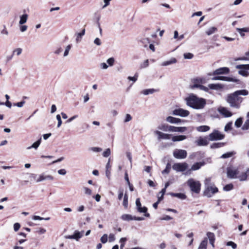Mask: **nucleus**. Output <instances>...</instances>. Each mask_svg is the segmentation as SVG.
Here are the masks:
<instances>
[{"label":"nucleus","mask_w":249,"mask_h":249,"mask_svg":"<svg viewBox=\"0 0 249 249\" xmlns=\"http://www.w3.org/2000/svg\"><path fill=\"white\" fill-rule=\"evenodd\" d=\"M192 89L198 88L201 90H204L206 92L209 91V88L198 83H195L191 87Z\"/></svg>","instance_id":"a878e982"},{"label":"nucleus","mask_w":249,"mask_h":249,"mask_svg":"<svg viewBox=\"0 0 249 249\" xmlns=\"http://www.w3.org/2000/svg\"><path fill=\"white\" fill-rule=\"evenodd\" d=\"M194 55L190 53H185L183 54V56L185 59H191L193 58Z\"/></svg>","instance_id":"052dcab7"},{"label":"nucleus","mask_w":249,"mask_h":249,"mask_svg":"<svg viewBox=\"0 0 249 249\" xmlns=\"http://www.w3.org/2000/svg\"><path fill=\"white\" fill-rule=\"evenodd\" d=\"M222 88V85L219 84H210L208 85V88L211 89L218 90Z\"/></svg>","instance_id":"c85d7f7f"},{"label":"nucleus","mask_w":249,"mask_h":249,"mask_svg":"<svg viewBox=\"0 0 249 249\" xmlns=\"http://www.w3.org/2000/svg\"><path fill=\"white\" fill-rule=\"evenodd\" d=\"M170 195L172 196L177 197L181 199H185L186 198V195L183 193H171Z\"/></svg>","instance_id":"7c9ffc66"},{"label":"nucleus","mask_w":249,"mask_h":249,"mask_svg":"<svg viewBox=\"0 0 249 249\" xmlns=\"http://www.w3.org/2000/svg\"><path fill=\"white\" fill-rule=\"evenodd\" d=\"M136 206L137 211L141 213H144V216L147 217H150V214L147 213V208L144 206L142 207V205L140 201V198H137L136 200Z\"/></svg>","instance_id":"0eeeda50"},{"label":"nucleus","mask_w":249,"mask_h":249,"mask_svg":"<svg viewBox=\"0 0 249 249\" xmlns=\"http://www.w3.org/2000/svg\"><path fill=\"white\" fill-rule=\"evenodd\" d=\"M107 63L110 66L113 65L114 63V59L113 57H110L107 60Z\"/></svg>","instance_id":"e2e57ef3"},{"label":"nucleus","mask_w":249,"mask_h":249,"mask_svg":"<svg viewBox=\"0 0 249 249\" xmlns=\"http://www.w3.org/2000/svg\"><path fill=\"white\" fill-rule=\"evenodd\" d=\"M249 92L246 89H242L235 91L231 94L228 95L226 101L229 104L231 107L235 108H239L243 98L239 95H247Z\"/></svg>","instance_id":"f257e3e1"},{"label":"nucleus","mask_w":249,"mask_h":249,"mask_svg":"<svg viewBox=\"0 0 249 249\" xmlns=\"http://www.w3.org/2000/svg\"><path fill=\"white\" fill-rule=\"evenodd\" d=\"M22 50L21 48H18L15 49L13 52V54L14 55L15 53H16V54L18 56L21 54L22 53Z\"/></svg>","instance_id":"864d4df0"},{"label":"nucleus","mask_w":249,"mask_h":249,"mask_svg":"<svg viewBox=\"0 0 249 249\" xmlns=\"http://www.w3.org/2000/svg\"><path fill=\"white\" fill-rule=\"evenodd\" d=\"M186 101L187 106L196 109L203 108L206 104L205 99L199 98L193 94L186 98Z\"/></svg>","instance_id":"f03ea898"},{"label":"nucleus","mask_w":249,"mask_h":249,"mask_svg":"<svg viewBox=\"0 0 249 249\" xmlns=\"http://www.w3.org/2000/svg\"><path fill=\"white\" fill-rule=\"evenodd\" d=\"M41 142V138H40L39 139H38L37 141L35 142L32 145L28 147L27 148V149H30L31 148H33L36 149L38 147L39 145L40 144Z\"/></svg>","instance_id":"72a5a7b5"},{"label":"nucleus","mask_w":249,"mask_h":249,"mask_svg":"<svg viewBox=\"0 0 249 249\" xmlns=\"http://www.w3.org/2000/svg\"><path fill=\"white\" fill-rule=\"evenodd\" d=\"M217 28L214 27L210 28L206 32V33L208 36H210L215 33L217 31Z\"/></svg>","instance_id":"a19ab883"},{"label":"nucleus","mask_w":249,"mask_h":249,"mask_svg":"<svg viewBox=\"0 0 249 249\" xmlns=\"http://www.w3.org/2000/svg\"><path fill=\"white\" fill-rule=\"evenodd\" d=\"M159 91V89H149L143 90L142 91L141 93L145 95H147L148 94H153L155 92H158Z\"/></svg>","instance_id":"b1692460"},{"label":"nucleus","mask_w":249,"mask_h":249,"mask_svg":"<svg viewBox=\"0 0 249 249\" xmlns=\"http://www.w3.org/2000/svg\"><path fill=\"white\" fill-rule=\"evenodd\" d=\"M187 137L185 135H177L172 137V141L174 142H180L185 140Z\"/></svg>","instance_id":"393cba45"},{"label":"nucleus","mask_w":249,"mask_h":249,"mask_svg":"<svg viewBox=\"0 0 249 249\" xmlns=\"http://www.w3.org/2000/svg\"><path fill=\"white\" fill-rule=\"evenodd\" d=\"M32 219L35 220H43V219H44L45 220H49L50 219V217L43 218L39 216L34 215L33 216Z\"/></svg>","instance_id":"8fccbe9b"},{"label":"nucleus","mask_w":249,"mask_h":249,"mask_svg":"<svg viewBox=\"0 0 249 249\" xmlns=\"http://www.w3.org/2000/svg\"><path fill=\"white\" fill-rule=\"evenodd\" d=\"M56 119L58 121L57 127L59 128L62 124V122L61 120V116L59 114H57L56 116Z\"/></svg>","instance_id":"13d9d810"},{"label":"nucleus","mask_w":249,"mask_h":249,"mask_svg":"<svg viewBox=\"0 0 249 249\" xmlns=\"http://www.w3.org/2000/svg\"><path fill=\"white\" fill-rule=\"evenodd\" d=\"M187 185L191 190L196 194H198L200 191L201 184L198 181H196L193 178H190L187 181Z\"/></svg>","instance_id":"20e7f679"},{"label":"nucleus","mask_w":249,"mask_h":249,"mask_svg":"<svg viewBox=\"0 0 249 249\" xmlns=\"http://www.w3.org/2000/svg\"><path fill=\"white\" fill-rule=\"evenodd\" d=\"M132 120V117L129 114H126L125 115V118L124 120V123L128 122Z\"/></svg>","instance_id":"69168bd1"},{"label":"nucleus","mask_w":249,"mask_h":249,"mask_svg":"<svg viewBox=\"0 0 249 249\" xmlns=\"http://www.w3.org/2000/svg\"><path fill=\"white\" fill-rule=\"evenodd\" d=\"M225 144L224 142H214L210 145V148L212 149L218 148L224 146Z\"/></svg>","instance_id":"f704fd0d"},{"label":"nucleus","mask_w":249,"mask_h":249,"mask_svg":"<svg viewBox=\"0 0 249 249\" xmlns=\"http://www.w3.org/2000/svg\"><path fill=\"white\" fill-rule=\"evenodd\" d=\"M46 232V229L39 227L36 229V232L38 233L39 234H42L45 233Z\"/></svg>","instance_id":"49530a36"},{"label":"nucleus","mask_w":249,"mask_h":249,"mask_svg":"<svg viewBox=\"0 0 249 249\" xmlns=\"http://www.w3.org/2000/svg\"><path fill=\"white\" fill-rule=\"evenodd\" d=\"M188 167V164L186 162L176 163L173 165V169L177 172H183Z\"/></svg>","instance_id":"1a4fd4ad"},{"label":"nucleus","mask_w":249,"mask_h":249,"mask_svg":"<svg viewBox=\"0 0 249 249\" xmlns=\"http://www.w3.org/2000/svg\"><path fill=\"white\" fill-rule=\"evenodd\" d=\"M154 133L158 136V139L159 140L161 139L169 140L172 136L171 134L164 133L158 130L155 131Z\"/></svg>","instance_id":"f8f14e48"},{"label":"nucleus","mask_w":249,"mask_h":249,"mask_svg":"<svg viewBox=\"0 0 249 249\" xmlns=\"http://www.w3.org/2000/svg\"><path fill=\"white\" fill-rule=\"evenodd\" d=\"M205 164L206 162L204 161L196 162L194 164H193V165L191 166V169L188 170V172L199 170V169L201 168V167L205 165Z\"/></svg>","instance_id":"2eb2a0df"},{"label":"nucleus","mask_w":249,"mask_h":249,"mask_svg":"<svg viewBox=\"0 0 249 249\" xmlns=\"http://www.w3.org/2000/svg\"><path fill=\"white\" fill-rule=\"evenodd\" d=\"M205 189L203 192L204 195L208 197H211L213 195L218 192V188L213 183L211 182L210 178H207L204 181Z\"/></svg>","instance_id":"7ed1b4c3"},{"label":"nucleus","mask_w":249,"mask_h":249,"mask_svg":"<svg viewBox=\"0 0 249 249\" xmlns=\"http://www.w3.org/2000/svg\"><path fill=\"white\" fill-rule=\"evenodd\" d=\"M90 149L91 150L95 152H99L102 151V149L100 147H91Z\"/></svg>","instance_id":"338daca9"},{"label":"nucleus","mask_w":249,"mask_h":249,"mask_svg":"<svg viewBox=\"0 0 249 249\" xmlns=\"http://www.w3.org/2000/svg\"><path fill=\"white\" fill-rule=\"evenodd\" d=\"M149 65V61L147 59L145 60L142 64L141 65V68H145L148 66Z\"/></svg>","instance_id":"680f3d73"},{"label":"nucleus","mask_w":249,"mask_h":249,"mask_svg":"<svg viewBox=\"0 0 249 249\" xmlns=\"http://www.w3.org/2000/svg\"><path fill=\"white\" fill-rule=\"evenodd\" d=\"M232 122H230L226 124L224 127V130L226 132H228L229 130H231L232 129Z\"/></svg>","instance_id":"c03bdc74"},{"label":"nucleus","mask_w":249,"mask_h":249,"mask_svg":"<svg viewBox=\"0 0 249 249\" xmlns=\"http://www.w3.org/2000/svg\"><path fill=\"white\" fill-rule=\"evenodd\" d=\"M243 123V119L241 117L237 119L235 122V126L237 127H240Z\"/></svg>","instance_id":"79ce46f5"},{"label":"nucleus","mask_w":249,"mask_h":249,"mask_svg":"<svg viewBox=\"0 0 249 249\" xmlns=\"http://www.w3.org/2000/svg\"><path fill=\"white\" fill-rule=\"evenodd\" d=\"M28 15L27 14H24L23 15L20 16V20L19 24L23 25L27 22Z\"/></svg>","instance_id":"c756f323"},{"label":"nucleus","mask_w":249,"mask_h":249,"mask_svg":"<svg viewBox=\"0 0 249 249\" xmlns=\"http://www.w3.org/2000/svg\"><path fill=\"white\" fill-rule=\"evenodd\" d=\"M170 169H171V164L169 163H168L166 164L165 169L162 171V174H168L170 172Z\"/></svg>","instance_id":"a18cd8bd"},{"label":"nucleus","mask_w":249,"mask_h":249,"mask_svg":"<svg viewBox=\"0 0 249 249\" xmlns=\"http://www.w3.org/2000/svg\"><path fill=\"white\" fill-rule=\"evenodd\" d=\"M138 75V73L136 72L133 77L128 76L127 78L129 80L133 81L134 82H135L137 80Z\"/></svg>","instance_id":"603ef678"},{"label":"nucleus","mask_w":249,"mask_h":249,"mask_svg":"<svg viewBox=\"0 0 249 249\" xmlns=\"http://www.w3.org/2000/svg\"><path fill=\"white\" fill-rule=\"evenodd\" d=\"M213 80H222L225 81H229V82H237L239 81V80L232 77L223 76H214L212 78Z\"/></svg>","instance_id":"9b49d317"},{"label":"nucleus","mask_w":249,"mask_h":249,"mask_svg":"<svg viewBox=\"0 0 249 249\" xmlns=\"http://www.w3.org/2000/svg\"><path fill=\"white\" fill-rule=\"evenodd\" d=\"M234 154H235V152L234 151L228 152L222 155L220 158L227 159L232 157Z\"/></svg>","instance_id":"e433bc0d"},{"label":"nucleus","mask_w":249,"mask_h":249,"mask_svg":"<svg viewBox=\"0 0 249 249\" xmlns=\"http://www.w3.org/2000/svg\"><path fill=\"white\" fill-rule=\"evenodd\" d=\"M141 42L144 44V47H147V44L150 42L148 38H143L141 40Z\"/></svg>","instance_id":"0e129e2a"},{"label":"nucleus","mask_w":249,"mask_h":249,"mask_svg":"<svg viewBox=\"0 0 249 249\" xmlns=\"http://www.w3.org/2000/svg\"><path fill=\"white\" fill-rule=\"evenodd\" d=\"M172 125H169L166 124H161L158 126L160 130L165 132H171Z\"/></svg>","instance_id":"a211bd4d"},{"label":"nucleus","mask_w":249,"mask_h":249,"mask_svg":"<svg viewBox=\"0 0 249 249\" xmlns=\"http://www.w3.org/2000/svg\"><path fill=\"white\" fill-rule=\"evenodd\" d=\"M235 68L239 70L238 71L239 74L243 76H248L249 75V72L248 71V70H249V64L238 65Z\"/></svg>","instance_id":"423d86ee"},{"label":"nucleus","mask_w":249,"mask_h":249,"mask_svg":"<svg viewBox=\"0 0 249 249\" xmlns=\"http://www.w3.org/2000/svg\"><path fill=\"white\" fill-rule=\"evenodd\" d=\"M219 113L223 115L225 117H230L232 115V113L227 108L224 107H220L218 108Z\"/></svg>","instance_id":"dca6fc26"},{"label":"nucleus","mask_w":249,"mask_h":249,"mask_svg":"<svg viewBox=\"0 0 249 249\" xmlns=\"http://www.w3.org/2000/svg\"><path fill=\"white\" fill-rule=\"evenodd\" d=\"M210 129V127L208 125H200L196 127V130L200 132H205L209 131Z\"/></svg>","instance_id":"bb28decb"},{"label":"nucleus","mask_w":249,"mask_h":249,"mask_svg":"<svg viewBox=\"0 0 249 249\" xmlns=\"http://www.w3.org/2000/svg\"><path fill=\"white\" fill-rule=\"evenodd\" d=\"M187 130L186 127H177L172 126L171 127V132H184Z\"/></svg>","instance_id":"412c9836"},{"label":"nucleus","mask_w":249,"mask_h":249,"mask_svg":"<svg viewBox=\"0 0 249 249\" xmlns=\"http://www.w3.org/2000/svg\"><path fill=\"white\" fill-rule=\"evenodd\" d=\"M177 62V60L175 58H172L169 60L164 61L162 63L161 66H167L173 64H175Z\"/></svg>","instance_id":"cd10ccee"},{"label":"nucleus","mask_w":249,"mask_h":249,"mask_svg":"<svg viewBox=\"0 0 249 249\" xmlns=\"http://www.w3.org/2000/svg\"><path fill=\"white\" fill-rule=\"evenodd\" d=\"M249 173V168H248L246 172L242 173L241 175H239L237 178L240 181H244L247 179V173Z\"/></svg>","instance_id":"473e14b6"},{"label":"nucleus","mask_w":249,"mask_h":249,"mask_svg":"<svg viewBox=\"0 0 249 249\" xmlns=\"http://www.w3.org/2000/svg\"><path fill=\"white\" fill-rule=\"evenodd\" d=\"M195 143L199 146H206L209 144L208 137H205L204 138H202L200 137L196 141Z\"/></svg>","instance_id":"ddd939ff"},{"label":"nucleus","mask_w":249,"mask_h":249,"mask_svg":"<svg viewBox=\"0 0 249 249\" xmlns=\"http://www.w3.org/2000/svg\"><path fill=\"white\" fill-rule=\"evenodd\" d=\"M71 46H72V45L71 44H70V45H68L66 47L65 50L64 51V54H63V56L64 57L67 56L69 54V51H70V49H71Z\"/></svg>","instance_id":"09e8293b"},{"label":"nucleus","mask_w":249,"mask_h":249,"mask_svg":"<svg viewBox=\"0 0 249 249\" xmlns=\"http://www.w3.org/2000/svg\"><path fill=\"white\" fill-rule=\"evenodd\" d=\"M207 236L209 240V241L214 242L215 241V235L214 234L211 232H208L207 233Z\"/></svg>","instance_id":"ea45409f"},{"label":"nucleus","mask_w":249,"mask_h":249,"mask_svg":"<svg viewBox=\"0 0 249 249\" xmlns=\"http://www.w3.org/2000/svg\"><path fill=\"white\" fill-rule=\"evenodd\" d=\"M128 195L126 193H125L124 196L123 205L126 209L128 207Z\"/></svg>","instance_id":"58836bf2"},{"label":"nucleus","mask_w":249,"mask_h":249,"mask_svg":"<svg viewBox=\"0 0 249 249\" xmlns=\"http://www.w3.org/2000/svg\"><path fill=\"white\" fill-rule=\"evenodd\" d=\"M126 157L128 158V159L129 160L130 163H131L132 161V157L131 153L129 151H127L126 153Z\"/></svg>","instance_id":"774afa93"},{"label":"nucleus","mask_w":249,"mask_h":249,"mask_svg":"<svg viewBox=\"0 0 249 249\" xmlns=\"http://www.w3.org/2000/svg\"><path fill=\"white\" fill-rule=\"evenodd\" d=\"M209 140L211 141H218L223 139L225 135L222 134L219 131L214 129L209 136Z\"/></svg>","instance_id":"39448f33"},{"label":"nucleus","mask_w":249,"mask_h":249,"mask_svg":"<svg viewBox=\"0 0 249 249\" xmlns=\"http://www.w3.org/2000/svg\"><path fill=\"white\" fill-rule=\"evenodd\" d=\"M111 152L109 148H107L103 153V156L104 157H108L110 155Z\"/></svg>","instance_id":"6e6d98bb"},{"label":"nucleus","mask_w":249,"mask_h":249,"mask_svg":"<svg viewBox=\"0 0 249 249\" xmlns=\"http://www.w3.org/2000/svg\"><path fill=\"white\" fill-rule=\"evenodd\" d=\"M85 29H83L80 33L76 34V41L78 42L80 41V38L85 35Z\"/></svg>","instance_id":"4c0bfd02"},{"label":"nucleus","mask_w":249,"mask_h":249,"mask_svg":"<svg viewBox=\"0 0 249 249\" xmlns=\"http://www.w3.org/2000/svg\"><path fill=\"white\" fill-rule=\"evenodd\" d=\"M238 174V171L237 170H231L228 169L227 171V176L228 178H236V175Z\"/></svg>","instance_id":"4be33fe9"},{"label":"nucleus","mask_w":249,"mask_h":249,"mask_svg":"<svg viewBox=\"0 0 249 249\" xmlns=\"http://www.w3.org/2000/svg\"><path fill=\"white\" fill-rule=\"evenodd\" d=\"M208 244L207 238H205L200 243L198 249H207Z\"/></svg>","instance_id":"2f4dec72"},{"label":"nucleus","mask_w":249,"mask_h":249,"mask_svg":"<svg viewBox=\"0 0 249 249\" xmlns=\"http://www.w3.org/2000/svg\"><path fill=\"white\" fill-rule=\"evenodd\" d=\"M187 153L186 150L176 149L173 152L174 157L178 159H183L186 158Z\"/></svg>","instance_id":"6e6552de"},{"label":"nucleus","mask_w":249,"mask_h":249,"mask_svg":"<svg viewBox=\"0 0 249 249\" xmlns=\"http://www.w3.org/2000/svg\"><path fill=\"white\" fill-rule=\"evenodd\" d=\"M189 111L182 108L176 109L173 111L172 114L176 116H179L182 117H185L189 115Z\"/></svg>","instance_id":"9d476101"},{"label":"nucleus","mask_w":249,"mask_h":249,"mask_svg":"<svg viewBox=\"0 0 249 249\" xmlns=\"http://www.w3.org/2000/svg\"><path fill=\"white\" fill-rule=\"evenodd\" d=\"M230 69L227 67H222L216 69L213 72V75H219L228 74Z\"/></svg>","instance_id":"4468645a"},{"label":"nucleus","mask_w":249,"mask_h":249,"mask_svg":"<svg viewBox=\"0 0 249 249\" xmlns=\"http://www.w3.org/2000/svg\"><path fill=\"white\" fill-rule=\"evenodd\" d=\"M134 216L130 214H123L121 216V218L124 221H130V220H133Z\"/></svg>","instance_id":"c9c22d12"},{"label":"nucleus","mask_w":249,"mask_h":249,"mask_svg":"<svg viewBox=\"0 0 249 249\" xmlns=\"http://www.w3.org/2000/svg\"><path fill=\"white\" fill-rule=\"evenodd\" d=\"M242 129L244 130H247L249 129V119L246 121L243 125L242 126Z\"/></svg>","instance_id":"de8ad7c7"},{"label":"nucleus","mask_w":249,"mask_h":249,"mask_svg":"<svg viewBox=\"0 0 249 249\" xmlns=\"http://www.w3.org/2000/svg\"><path fill=\"white\" fill-rule=\"evenodd\" d=\"M166 120L167 122L171 123L178 124L181 122V120L179 118L173 117L172 116H168L166 118Z\"/></svg>","instance_id":"6ab92c4d"},{"label":"nucleus","mask_w":249,"mask_h":249,"mask_svg":"<svg viewBox=\"0 0 249 249\" xmlns=\"http://www.w3.org/2000/svg\"><path fill=\"white\" fill-rule=\"evenodd\" d=\"M233 189V185L232 183H230L226 185L223 187V190L224 191H230Z\"/></svg>","instance_id":"37998d69"},{"label":"nucleus","mask_w":249,"mask_h":249,"mask_svg":"<svg viewBox=\"0 0 249 249\" xmlns=\"http://www.w3.org/2000/svg\"><path fill=\"white\" fill-rule=\"evenodd\" d=\"M54 178L51 175H46L45 173L41 174L36 179V182H39L45 180L49 179L53 180Z\"/></svg>","instance_id":"f3484780"},{"label":"nucleus","mask_w":249,"mask_h":249,"mask_svg":"<svg viewBox=\"0 0 249 249\" xmlns=\"http://www.w3.org/2000/svg\"><path fill=\"white\" fill-rule=\"evenodd\" d=\"M226 245L228 246H231L233 249H235L237 248V245L232 241L228 242Z\"/></svg>","instance_id":"4d7b16f0"},{"label":"nucleus","mask_w":249,"mask_h":249,"mask_svg":"<svg viewBox=\"0 0 249 249\" xmlns=\"http://www.w3.org/2000/svg\"><path fill=\"white\" fill-rule=\"evenodd\" d=\"M236 30L239 33L241 37H244L245 36L244 33L245 32H249V27H245L242 28H237Z\"/></svg>","instance_id":"5701e85b"},{"label":"nucleus","mask_w":249,"mask_h":249,"mask_svg":"<svg viewBox=\"0 0 249 249\" xmlns=\"http://www.w3.org/2000/svg\"><path fill=\"white\" fill-rule=\"evenodd\" d=\"M100 240L101 242L103 244L107 243V234H104L101 238Z\"/></svg>","instance_id":"5fc2aeb1"},{"label":"nucleus","mask_w":249,"mask_h":249,"mask_svg":"<svg viewBox=\"0 0 249 249\" xmlns=\"http://www.w3.org/2000/svg\"><path fill=\"white\" fill-rule=\"evenodd\" d=\"M84 233V231H81L76 230L75 231L73 234L74 237L73 239H75L77 241H78L79 239L83 236Z\"/></svg>","instance_id":"aec40b11"},{"label":"nucleus","mask_w":249,"mask_h":249,"mask_svg":"<svg viewBox=\"0 0 249 249\" xmlns=\"http://www.w3.org/2000/svg\"><path fill=\"white\" fill-rule=\"evenodd\" d=\"M127 239L125 237H122L120 239V242L121 243L120 245V249H123L124 246L125 242L126 241Z\"/></svg>","instance_id":"3c124183"},{"label":"nucleus","mask_w":249,"mask_h":249,"mask_svg":"<svg viewBox=\"0 0 249 249\" xmlns=\"http://www.w3.org/2000/svg\"><path fill=\"white\" fill-rule=\"evenodd\" d=\"M25 102L24 101H22L20 102H18L16 103H14L13 104L14 106H17L18 107H21L23 106V105L25 104Z\"/></svg>","instance_id":"bf43d9fd"}]
</instances>
